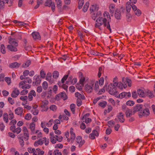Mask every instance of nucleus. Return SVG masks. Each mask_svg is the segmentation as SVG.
<instances>
[{
	"label": "nucleus",
	"instance_id": "obj_1",
	"mask_svg": "<svg viewBox=\"0 0 155 155\" xmlns=\"http://www.w3.org/2000/svg\"><path fill=\"white\" fill-rule=\"evenodd\" d=\"M103 25L106 28L109 30L110 32L111 33V29L110 28V23L109 22H106L105 18H103L101 17L97 18L96 20L95 27L98 28L100 30H101L100 26Z\"/></svg>",
	"mask_w": 155,
	"mask_h": 155
},
{
	"label": "nucleus",
	"instance_id": "obj_2",
	"mask_svg": "<svg viewBox=\"0 0 155 155\" xmlns=\"http://www.w3.org/2000/svg\"><path fill=\"white\" fill-rule=\"evenodd\" d=\"M8 42L10 45H7V48L11 51H17L18 49L16 47L18 46L17 40L15 38H11L9 39Z\"/></svg>",
	"mask_w": 155,
	"mask_h": 155
},
{
	"label": "nucleus",
	"instance_id": "obj_3",
	"mask_svg": "<svg viewBox=\"0 0 155 155\" xmlns=\"http://www.w3.org/2000/svg\"><path fill=\"white\" fill-rule=\"evenodd\" d=\"M108 86V89L109 93L111 95H114L116 96L118 94L117 91L116 89V86L113 85V84H110Z\"/></svg>",
	"mask_w": 155,
	"mask_h": 155
},
{
	"label": "nucleus",
	"instance_id": "obj_4",
	"mask_svg": "<svg viewBox=\"0 0 155 155\" xmlns=\"http://www.w3.org/2000/svg\"><path fill=\"white\" fill-rule=\"evenodd\" d=\"M94 83V81H92L91 82L85 85V89L87 93H90L92 92Z\"/></svg>",
	"mask_w": 155,
	"mask_h": 155
},
{
	"label": "nucleus",
	"instance_id": "obj_5",
	"mask_svg": "<svg viewBox=\"0 0 155 155\" xmlns=\"http://www.w3.org/2000/svg\"><path fill=\"white\" fill-rule=\"evenodd\" d=\"M143 111H140L138 113V114L140 118H141L143 116L147 117L149 116L150 114V111L148 108H143Z\"/></svg>",
	"mask_w": 155,
	"mask_h": 155
},
{
	"label": "nucleus",
	"instance_id": "obj_6",
	"mask_svg": "<svg viewBox=\"0 0 155 155\" xmlns=\"http://www.w3.org/2000/svg\"><path fill=\"white\" fill-rule=\"evenodd\" d=\"M143 105L142 104H138L134 107L133 110V113L134 114L136 112L140 111H142V109H143Z\"/></svg>",
	"mask_w": 155,
	"mask_h": 155
},
{
	"label": "nucleus",
	"instance_id": "obj_7",
	"mask_svg": "<svg viewBox=\"0 0 155 155\" xmlns=\"http://www.w3.org/2000/svg\"><path fill=\"white\" fill-rule=\"evenodd\" d=\"M145 97L147 96L150 98H153L154 96L153 91L148 89H147L145 91Z\"/></svg>",
	"mask_w": 155,
	"mask_h": 155
},
{
	"label": "nucleus",
	"instance_id": "obj_8",
	"mask_svg": "<svg viewBox=\"0 0 155 155\" xmlns=\"http://www.w3.org/2000/svg\"><path fill=\"white\" fill-rule=\"evenodd\" d=\"M20 91L17 88H15L13 91L11 95L12 97L13 98H16L19 94Z\"/></svg>",
	"mask_w": 155,
	"mask_h": 155
},
{
	"label": "nucleus",
	"instance_id": "obj_9",
	"mask_svg": "<svg viewBox=\"0 0 155 155\" xmlns=\"http://www.w3.org/2000/svg\"><path fill=\"white\" fill-rule=\"evenodd\" d=\"M132 9L134 11L135 14L138 16H140L141 14V12L140 10L137 8L136 5H133L132 6Z\"/></svg>",
	"mask_w": 155,
	"mask_h": 155
},
{
	"label": "nucleus",
	"instance_id": "obj_10",
	"mask_svg": "<svg viewBox=\"0 0 155 155\" xmlns=\"http://www.w3.org/2000/svg\"><path fill=\"white\" fill-rule=\"evenodd\" d=\"M33 96L35 97L36 93L35 91L34 90H31L28 93V99L29 101H31L33 100Z\"/></svg>",
	"mask_w": 155,
	"mask_h": 155
},
{
	"label": "nucleus",
	"instance_id": "obj_11",
	"mask_svg": "<svg viewBox=\"0 0 155 155\" xmlns=\"http://www.w3.org/2000/svg\"><path fill=\"white\" fill-rule=\"evenodd\" d=\"M77 142L79 144V147H81L84 143L85 140H82V137L81 136H78L76 138Z\"/></svg>",
	"mask_w": 155,
	"mask_h": 155
},
{
	"label": "nucleus",
	"instance_id": "obj_12",
	"mask_svg": "<svg viewBox=\"0 0 155 155\" xmlns=\"http://www.w3.org/2000/svg\"><path fill=\"white\" fill-rule=\"evenodd\" d=\"M103 18H105L106 19V22H110L111 21V18L109 14V13L107 12H105L103 14Z\"/></svg>",
	"mask_w": 155,
	"mask_h": 155
},
{
	"label": "nucleus",
	"instance_id": "obj_13",
	"mask_svg": "<svg viewBox=\"0 0 155 155\" xmlns=\"http://www.w3.org/2000/svg\"><path fill=\"white\" fill-rule=\"evenodd\" d=\"M101 11H98L95 13H92L91 15V17L94 20H95L96 18H99L101 17Z\"/></svg>",
	"mask_w": 155,
	"mask_h": 155
},
{
	"label": "nucleus",
	"instance_id": "obj_14",
	"mask_svg": "<svg viewBox=\"0 0 155 155\" xmlns=\"http://www.w3.org/2000/svg\"><path fill=\"white\" fill-rule=\"evenodd\" d=\"M124 116L122 112H120L118 113L117 117L119 120L122 123H123L125 121V119L124 117Z\"/></svg>",
	"mask_w": 155,
	"mask_h": 155
},
{
	"label": "nucleus",
	"instance_id": "obj_15",
	"mask_svg": "<svg viewBox=\"0 0 155 155\" xmlns=\"http://www.w3.org/2000/svg\"><path fill=\"white\" fill-rule=\"evenodd\" d=\"M121 14L119 10L117 9L115 10V17L117 19H120L121 18Z\"/></svg>",
	"mask_w": 155,
	"mask_h": 155
},
{
	"label": "nucleus",
	"instance_id": "obj_16",
	"mask_svg": "<svg viewBox=\"0 0 155 155\" xmlns=\"http://www.w3.org/2000/svg\"><path fill=\"white\" fill-rule=\"evenodd\" d=\"M32 36L35 40H39L41 38L38 32H33L32 34Z\"/></svg>",
	"mask_w": 155,
	"mask_h": 155
},
{
	"label": "nucleus",
	"instance_id": "obj_17",
	"mask_svg": "<svg viewBox=\"0 0 155 155\" xmlns=\"http://www.w3.org/2000/svg\"><path fill=\"white\" fill-rule=\"evenodd\" d=\"M115 86L116 88L118 87L120 89H123V87L125 88L127 87L126 84H125L124 82V84H123L120 82H118V85H115Z\"/></svg>",
	"mask_w": 155,
	"mask_h": 155
},
{
	"label": "nucleus",
	"instance_id": "obj_18",
	"mask_svg": "<svg viewBox=\"0 0 155 155\" xmlns=\"http://www.w3.org/2000/svg\"><path fill=\"white\" fill-rule=\"evenodd\" d=\"M34 80H35V83L36 85L39 84L41 81V78L39 75L36 76H35L34 78Z\"/></svg>",
	"mask_w": 155,
	"mask_h": 155
},
{
	"label": "nucleus",
	"instance_id": "obj_19",
	"mask_svg": "<svg viewBox=\"0 0 155 155\" xmlns=\"http://www.w3.org/2000/svg\"><path fill=\"white\" fill-rule=\"evenodd\" d=\"M57 4V7L58 8L59 11L60 12H61L62 9L61 7L62 5V1L61 0H55Z\"/></svg>",
	"mask_w": 155,
	"mask_h": 155
},
{
	"label": "nucleus",
	"instance_id": "obj_20",
	"mask_svg": "<svg viewBox=\"0 0 155 155\" xmlns=\"http://www.w3.org/2000/svg\"><path fill=\"white\" fill-rule=\"evenodd\" d=\"M20 65V63L15 62L10 64L9 65V67L12 68H18L19 67Z\"/></svg>",
	"mask_w": 155,
	"mask_h": 155
},
{
	"label": "nucleus",
	"instance_id": "obj_21",
	"mask_svg": "<svg viewBox=\"0 0 155 155\" xmlns=\"http://www.w3.org/2000/svg\"><path fill=\"white\" fill-rule=\"evenodd\" d=\"M23 109L21 107H18L15 109V113L18 115H21L23 113Z\"/></svg>",
	"mask_w": 155,
	"mask_h": 155
},
{
	"label": "nucleus",
	"instance_id": "obj_22",
	"mask_svg": "<svg viewBox=\"0 0 155 155\" xmlns=\"http://www.w3.org/2000/svg\"><path fill=\"white\" fill-rule=\"evenodd\" d=\"M35 124L34 122H32L30 124L29 128L30 129L31 131V132L32 133L31 134H32L35 133Z\"/></svg>",
	"mask_w": 155,
	"mask_h": 155
},
{
	"label": "nucleus",
	"instance_id": "obj_23",
	"mask_svg": "<svg viewBox=\"0 0 155 155\" xmlns=\"http://www.w3.org/2000/svg\"><path fill=\"white\" fill-rule=\"evenodd\" d=\"M18 138L19 140L20 144L21 147H23L24 145V141L23 140V136L22 134H20L18 135Z\"/></svg>",
	"mask_w": 155,
	"mask_h": 155
},
{
	"label": "nucleus",
	"instance_id": "obj_24",
	"mask_svg": "<svg viewBox=\"0 0 155 155\" xmlns=\"http://www.w3.org/2000/svg\"><path fill=\"white\" fill-rule=\"evenodd\" d=\"M75 95L78 98L77 99H82V100L85 99V97L83 94H81L78 92H76L75 93Z\"/></svg>",
	"mask_w": 155,
	"mask_h": 155
},
{
	"label": "nucleus",
	"instance_id": "obj_25",
	"mask_svg": "<svg viewBox=\"0 0 155 155\" xmlns=\"http://www.w3.org/2000/svg\"><path fill=\"white\" fill-rule=\"evenodd\" d=\"M137 94L140 97H145V92H144L143 90L139 89L137 90Z\"/></svg>",
	"mask_w": 155,
	"mask_h": 155
},
{
	"label": "nucleus",
	"instance_id": "obj_26",
	"mask_svg": "<svg viewBox=\"0 0 155 155\" xmlns=\"http://www.w3.org/2000/svg\"><path fill=\"white\" fill-rule=\"evenodd\" d=\"M99 9V7L97 5H93L90 9V11L91 12H94L97 11Z\"/></svg>",
	"mask_w": 155,
	"mask_h": 155
},
{
	"label": "nucleus",
	"instance_id": "obj_27",
	"mask_svg": "<svg viewBox=\"0 0 155 155\" xmlns=\"http://www.w3.org/2000/svg\"><path fill=\"white\" fill-rule=\"evenodd\" d=\"M133 5H131L130 2H128L126 4V10L127 13H129L130 10L131 8H132Z\"/></svg>",
	"mask_w": 155,
	"mask_h": 155
},
{
	"label": "nucleus",
	"instance_id": "obj_28",
	"mask_svg": "<svg viewBox=\"0 0 155 155\" xmlns=\"http://www.w3.org/2000/svg\"><path fill=\"white\" fill-rule=\"evenodd\" d=\"M73 129L72 128H71L70 130V134H71V139L73 141L75 138V133L73 132Z\"/></svg>",
	"mask_w": 155,
	"mask_h": 155
},
{
	"label": "nucleus",
	"instance_id": "obj_29",
	"mask_svg": "<svg viewBox=\"0 0 155 155\" xmlns=\"http://www.w3.org/2000/svg\"><path fill=\"white\" fill-rule=\"evenodd\" d=\"M125 113L126 117H129L132 114V110L128 108H127L126 111Z\"/></svg>",
	"mask_w": 155,
	"mask_h": 155
},
{
	"label": "nucleus",
	"instance_id": "obj_30",
	"mask_svg": "<svg viewBox=\"0 0 155 155\" xmlns=\"http://www.w3.org/2000/svg\"><path fill=\"white\" fill-rule=\"evenodd\" d=\"M110 12L111 14H113L115 10V6L114 4H111L109 6Z\"/></svg>",
	"mask_w": 155,
	"mask_h": 155
},
{
	"label": "nucleus",
	"instance_id": "obj_31",
	"mask_svg": "<svg viewBox=\"0 0 155 155\" xmlns=\"http://www.w3.org/2000/svg\"><path fill=\"white\" fill-rule=\"evenodd\" d=\"M3 118L4 121L6 123L8 122V115L7 113H5L3 116Z\"/></svg>",
	"mask_w": 155,
	"mask_h": 155
},
{
	"label": "nucleus",
	"instance_id": "obj_32",
	"mask_svg": "<svg viewBox=\"0 0 155 155\" xmlns=\"http://www.w3.org/2000/svg\"><path fill=\"white\" fill-rule=\"evenodd\" d=\"M108 89V86L107 84H106L104 85V87L102 89H101L99 90L98 92V93L99 94H102V93H104L105 91V90H107Z\"/></svg>",
	"mask_w": 155,
	"mask_h": 155
},
{
	"label": "nucleus",
	"instance_id": "obj_33",
	"mask_svg": "<svg viewBox=\"0 0 155 155\" xmlns=\"http://www.w3.org/2000/svg\"><path fill=\"white\" fill-rule=\"evenodd\" d=\"M52 76L51 73L50 72H48L47 73L46 77V80L49 81L51 83H52V81H51V78Z\"/></svg>",
	"mask_w": 155,
	"mask_h": 155
},
{
	"label": "nucleus",
	"instance_id": "obj_34",
	"mask_svg": "<svg viewBox=\"0 0 155 155\" xmlns=\"http://www.w3.org/2000/svg\"><path fill=\"white\" fill-rule=\"evenodd\" d=\"M89 6V3L88 2H87L85 5H84V7L83 8V11L85 12L87 10Z\"/></svg>",
	"mask_w": 155,
	"mask_h": 155
},
{
	"label": "nucleus",
	"instance_id": "obj_35",
	"mask_svg": "<svg viewBox=\"0 0 155 155\" xmlns=\"http://www.w3.org/2000/svg\"><path fill=\"white\" fill-rule=\"evenodd\" d=\"M53 3L52 0H47L45 3V6L50 7Z\"/></svg>",
	"mask_w": 155,
	"mask_h": 155
},
{
	"label": "nucleus",
	"instance_id": "obj_36",
	"mask_svg": "<svg viewBox=\"0 0 155 155\" xmlns=\"http://www.w3.org/2000/svg\"><path fill=\"white\" fill-rule=\"evenodd\" d=\"M107 104V102L105 101H104L99 103V105L102 108H104L106 106Z\"/></svg>",
	"mask_w": 155,
	"mask_h": 155
},
{
	"label": "nucleus",
	"instance_id": "obj_37",
	"mask_svg": "<svg viewBox=\"0 0 155 155\" xmlns=\"http://www.w3.org/2000/svg\"><path fill=\"white\" fill-rule=\"evenodd\" d=\"M126 17L127 21H130L132 19L131 15L129 13H127L126 14Z\"/></svg>",
	"mask_w": 155,
	"mask_h": 155
},
{
	"label": "nucleus",
	"instance_id": "obj_38",
	"mask_svg": "<svg viewBox=\"0 0 155 155\" xmlns=\"http://www.w3.org/2000/svg\"><path fill=\"white\" fill-rule=\"evenodd\" d=\"M75 105L74 104H71L70 105V108L72 113L74 114L75 112Z\"/></svg>",
	"mask_w": 155,
	"mask_h": 155
},
{
	"label": "nucleus",
	"instance_id": "obj_39",
	"mask_svg": "<svg viewBox=\"0 0 155 155\" xmlns=\"http://www.w3.org/2000/svg\"><path fill=\"white\" fill-rule=\"evenodd\" d=\"M59 75V72L57 71H54L53 73V77L54 78H58Z\"/></svg>",
	"mask_w": 155,
	"mask_h": 155
},
{
	"label": "nucleus",
	"instance_id": "obj_40",
	"mask_svg": "<svg viewBox=\"0 0 155 155\" xmlns=\"http://www.w3.org/2000/svg\"><path fill=\"white\" fill-rule=\"evenodd\" d=\"M1 51L3 54H5L6 53L5 47L3 44H2L1 46Z\"/></svg>",
	"mask_w": 155,
	"mask_h": 155
},
{
	"label": "nucleus",
	"instance_id": "obj_41",
	"mask_svg": "<svg viewBox=\"0 0 155 155\" xmlns=\"http://www.w3.org/2000/svg\"><path fill=\"white\" fill-rule=\"evenodd\" d=\"M61 99H63L64 100H66L67 98V96L65 92H61Z\"/></svg>",
	"mask_w": 155,
	"mask_h": 155
},
{
	"label": "nucleus",
	"instance_id": "obj_42",
	"mask_svg": "<svg viewBox=\"0 0 155 155\" xmlns=\"http://www.w3.org/2000/svg\"><path fill=\"white\" fill-rule=\"evenodd\" d=\"M40 74L41 75V77L43 78H44L46 76V73L42 69L41 70L40 72Z\"/></svg>",
	"mask_w": 155,
	"mask_h": 155
},
{
	"label": "nucleus",
	"instance_id": "obj_43",
	"mask_svg": "<svg viewBox=\"0 0 155 155\" xmlns=\"http://www.w3.org/2000/svg\"><path fill=\"white\" fill-rule=\"evenodd\" d=\"M31 64V61L30 60H28L25 63L23 64V67L24 68L28 67Z\"/></svg>",
	"mask_w": 155,
	"mask_h": 155
},
{
	"label": "nucleus",
	"instance_id": "obj_44",
	"mask_svg": "<svg viewBox=\"0 0 155 155\" xmlns=\"http://www.w3.org/2000/svg\"><path fill=\"white\" fill-rule=\"evenodd\" d=\"M31 115L30 114L28 113L26 114L25 117V118L27 120H30L31 118Z\"/></svg>",
	"mask_w": 155,
	"mask_h": 155
},
{
	"label": "nucleus",
	"instance_id": "obj_45",
	"mask_svg": "<svg viewBox=\"0 0 155 155\" xmlns=\"http://www.w3.org/2000/svg\"><path fill=\"white\" fill-rule=\"evenodd\" d=\"M37 152L38 153V155H43L44 153V152L43 151L41 150L39 148H37L36 149Z\"/></svg>",
	"mask_w": 155,
	"mask_h": 155
},
{
	"label": "nucleus",
	"instance_id": "obj_46",
	"mask_svg": "<svg viewBox=\"0 0 155 155\" xmlns=\"http://www.w3.org/2000/svg\"><path fill=\"white\" fill-rule=\"evenodd\" d=\"M42 87L44 90H46L48 87V83L46 81H44L42 84Z\"/></svg>",
	"mask_w": 155,
	"mask_h": 155
},
{
	"label": "nucleus",
	"instance_id": "obj_47",
	"mask_svg": "<svg viewBox=\"0 0 155 155\" xmlns=\"http://www.w3.org/2000/svg\"><path fill=\"white\" fill-rule=\"evenodd\" d=\"M126 104L127 105L132 106L134 104V102L133 101L129 100L127 102Z\"/></svg>",
	"mask_w": 155,
	"mask_h": 155
},
{
	"label": "nucleus",
	"instance_id": "obj_48",
	"mask_svg": "<svg viewBox=\"0 0 155 155\" xmlns=\"http://www.w3.org/2000/svg\"><path fill=\"white\" fill-rule=\"evenodd\" d=\"M124 92H123L120 94H118L116 95V96H117L118 97L122 99L124 97Z\"/></svg>",
	"mask_w": 155,
	"mask_h": 155
},
{
	"label": "nucleus",
	"instance_id": "obj_49",
	"mask_svg": "<svg viewBox=\"0 0 155 155\" xmlns=\"http://www.w3.org/2000/svg\"><path fill=\"white\" fill-rule=\"evenodd\" d=\"M8 101L12 105H13L15 104L14 100L11 97H8Z\"/></svg>",
	"mask_w": 155,
	"mask_h": 155
},
{
	"label": "nucleus",
	"instance_id": "obj_50",
	"mask_svg": "<svg viewBox=\"0 0 155 155\" xmlns=\"http://www.w3.org/2000/svg\"><path fill=\"white\" fill-rule=\"evenodd\" d=\"M29 135L28 133H24V137H23V138L25 140H27L28 139L29 137Z\"/></svg>",
	"mask_w": 155,
	"mask_h": 155
},
{
	"label": "nucleus",
	"instance_id": "obj_51",
	"mask_svg": "<svg viewBox=\"0 0 155 155\" xmlns=\"http://www.w3.org/2000/svg\"><path fill=\"white\" fill-rule=\"evenodd\" d=\"M61 92L56 95L55 97V99L58 101L59 100L61 99Z\"/></svg>",
	"mask_w": 155,
	"mask_h": 155
},
{
	"label": "nucleus",
	"instance_id": "obj_52",
	"mask_svg": "<svg viewBox=\"0 0 155 155\" xmlns=\"http://www.w3.org/2000/svg\"><path fill=\"white\" fill-rule=\"evenodd\" d=\"M61 92L56 95L55 97V99L58 101L59 100L61 99Z\"/></svg>",
	"mask_w": 155,
	"mask_h": 155
},
{
	"label": "nucleus",
	"instance_id": "obj_53",
	"mask_svg": "<svg viewBox=\"0 0 155 155\" xmlns=\"http://www.w3.org/2000/svg\"><path fill=\"white\" fill-rule=\"evenodd\" d=\"M32 113L34 115H37L38 113V110L37 109H35L31 111Z\"/></svg>",
	"mask_w": 155,
	"mask_h": 155
},
{
	"label": "nucleus",
	"instance_id": "obj_54",
	"mask_svg": "<svg viewBox=\"0 0 155 155\" xmlns=\"http://www.w3.org/2000/svg\"><path fill=\"white\" fill-rule=\"evenodd\" d=\"M5 80L8 84H9L11 83V79L8 77H5Z\"/></svg>",
	"mask_w": 155,
	"mask_h": 155
},
{
	"label": "nucleus",
	"instance_id": "obj_55",
	"mask_svg": "<svg viewBox=\"0 0 155 155\" xmlns=\"http://www.w3.org/2000/svg\"><path fill=\"white\" fill-rule=\"evenodd\" d=\"M92 134H93L96 137H97L98 136V132L96 130H93L92 132L91 133V135Z\"/></svg>",
	"mask_w": 155,
	"mask_h": 155
},
{
	"label": "nucleus",
	"instance_id": "obj_56",
	"mask_svg": "<svg viewBox=\"0 0 155 155\" xmlns=\"http://www.w3.org/2000/svg\"><path fill=\"white\" fill-rule=\"evenodd\" d=\"M104 79L103 77L101 78L99 80V84L100 86L102 85L104 82Z\"/></svg>",
	"mask_w": 155,
	"mask_h": 155
},
{
	"label": "nucleus",
	"instance_id": "obj_57",
	"mask_svg": "<svg viewBox=\"0 0 155 155\" xmlns=\"http://www.w3.org/2000/svg\"><path fill=\"white\" fill-rule=\"evenodd\" d=\"M50 109L53 111H55L57 109V107L54 105H51L50 107Z\"/></svg>",
	"mask_w": 155,
	"mask_h": 155
},
{
	"label": "nucleus",
	"instance_id": "obj_58",
	"mask_svg": "<svg viewBox=\"0 0 155 155\" xmlns=\"http://www.w3.org/2000/svg\"><path fill=\"white\" fill-rule=\"evenodd\" d=\"M28 92V91L27 90H23L20 92V94L21 95H24L26 94Z\"/></svg>",
	"mask_w": 155,
	"mask_h": 155
},
{
	"label": "nucleus",
	"instance_id": "obj_59",
	"mask_svg": "<svg viewBox=\"0 0 155 155\" xmlns=\"http://www.w3.org/2000/svg\"><path fill=\"white\" fill-rule=\"evenodd\" d=\"M68 77V75H65L62 78L61 81L62 83H64L65 81L66 80Z\"/></svg>",
	"mask_w": 155,
	"mask_h": 155
},
{
	"label": "nucleus",
	"instance_id": "obj_60",
	"mask_svg": "<svg viewBox=\"0 0 155 155\" xmlns=\"http://www.w3.org/2000/svg\"><path fill=\"white\" fill-rule=\"evenodd\" d=\"M28 97L26 96H21L20 97V99L23 101H25L27 100Z\"/></svg>",
	"mask_w": 155,
	"mask_h": 155
},
{
	"label": "nucleus",
	"instance_id": "obj_61",
	"mask_svg": "<svg viewBox=\"0 0 155 155\" xmlns=\"http://www.w3.org/2000/svg\"><path fill=\"white\" fill-rule=\"evenodd\" d=\"M77 104L78 106H80L82 104V101L80 99H77Z\"/></svg>",
	"mask_w": 155,
	"mask_h": 155
},
{
	"label": "nucleus",
	"instance_id": "obj_62",
	"mask_svg": "<svg viewBox=\"0 0 155 155\" xmlns=\"http://www.w3.org/2000/svg\"><path fill=\"white\" fill-rule=\"evenodd\" d=\"M50 139L51 142L52 143H56V139L55 138V137H50Z\"/></svg>",
	"mask_w": 155,
	"mask_h": 155
},
{
	"label": "nucleus",
	"instance_id": "obj_63",
	"mask_svg": "<svg viewBox=\"0 0 155 155\" xmlns=\"http://www.w3.org/2000/svg\"><path fill=\"white\" fill-rule=\"evenodd\" d=\"M90 52L92 55H98V53L97 52H95L94 51L92 50H91L90 51Z\"/></svg>",
	"mask_w": 155,
	"mask_h": 155
},
{
	"label": "nucleus",
	"instance_id": "obj_64",
	"mask_svg": "<svg viewBox=\"0 0 155 155\" xmlns=\"http://www.w3.org/2000/svg\"><path fill=\"white\" fill-rule=\"evenodd\" d=\"M132 97L134 98H136L137 97L138 95L136 91H134L132 93Z\"/></svg>",
	"mask_w": 155,
	"mask_h": 155
}]
</instances>
